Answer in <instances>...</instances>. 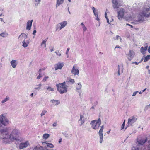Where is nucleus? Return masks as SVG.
<instances>
[{"instance_id": "nucleus-61", "label": "nucleus", "mask_w": 150, "mask_h": 150, "mask_svg": "<svg viewBox=\"0 0 150 150\" xmlns=\"http://www.w3.org/2000/svg\"><path fill=\"white\" fill-rule=\"evenodd\" d=\"M110 130H111V129H110L109 130V131H107V133L109 134V133H110Z\"/></svg>"}, {"instance_id": "nucleus-22", "label": "nucleus", "mask_w": 150, "mask_h": 150, "mask_svg": "<svg viewBox=\"0 0 150 150\" xmlns=\"http://www.w3.org/2000/svg\"><path fill=\"white\" fill-rule=\"evenodd\" d=\"M50 102H52L55 105H57L60 103V101L59 100H51Z\"/></svg>"}, {"instance_id": "nucleus-1", "label": "nucleus", "mask_w": 150, "mask_h": 150, "mask_svg": "<svg viewBox=\"0 0 150 150\" xmlns=\"http://www.w3.org/2000/svg\"><path fill=\"white\" fill-rule=\"evenodd\" d=\"M11 130L10 127H7L0 129V139L5 143H9L10 140L12 141H20L19 139L20 132L18 129H14L11 132L9 135V131Z\"/></svg>"}, {"instance_id": "nucleus-28", "label": "nucleus", "mask_w": 150, "mask_h": 150, "mask_svg": "<svg viewBox=\"0 0 150 150\" xmlns=\"http://www.w3.org/2000/svg\"><path fill=\"white\" fill-rule=\"evenodd\" d=\"M33 150H43V148L41 146H37L34 148Z\"/></svg>"}, {"instance_id": "nucleus-11", "label": "nucleus", "mask_w": 150, "mask_h": 150, "mask_svg": "<svg viewBox=\"0 0 150 150\" xmlns=\"http://www.w3.org/2000/svg\"><path fill=\"white\" fill-rule=\"evenodd\" d=\"M137 120V116H133L131 117L128 120V124L129 126H132Z\"/></svg>"}, {"instance_id": "nucleus-14", "label": "nucleus", "mask_w": 150, "mask_h": 150, "mask_svg": "<svg viewBox=\"0 0 150 150\" xmlns=\"http://www.w3.org/2000/svg\"><path fill=\"white\" fill-rule=\"evenodd\" d=\"M29 143L28 141H26L24 143H21L19 145V147L20 149H23L24 148L27 147Z\"/></svg>"}, {"instance_id": "nucleus-27", "label": "nucleus", "mask_w": 150, "mask_h": 150, "mask_svg": "<svg viewBox=\"0 0 150 150\" xmlns=\"http://www.w3.org/2000/svg\"><path fill=\"white\" fill-rule=\"evenodd\" d=\"M42 86V84L40 83L38 84L35 85L34 88L35 90H39L41 88V87Z\"/></svg>"}, {"instance_id": "nucleus-3", "label": "nucleus", "mask_w": 150, "mask_h": 150, "mask_svg": "<svg viewBox=\"0 0 150 150\" xmlns=\"http://www.w3.org/2000/svg\"><path fill=\"white\" fill-rule=\"evenodd\" d=\"M69 83L68 81H64L62 83H59L56 85L57 91L61 94L66 93L69 87Z\"/></svg>"}, {"instance_id": "nucleus-52", "label": "nucleus", "mask_w": 150, "mask_h": 150, "mask_svg": "<svg viewBox=\"0 0 150 150\" xmlns=\"http://www.w3.org/2000/svg\"><path fill=\"white\" fill-rule=\"evenodd\" d=\"M53 127H56L57 125V123L56 122L54 123L52 125Z\"/></svg>"}, {"instance_id": "nucleus-29", "label": "nucleus", "mask_w": 150, "mask_h": 150, "mask_svg": "<svg viewBox=\"0 0 150 150\" xmlns=\"http://www.w3.org/2000/svg\"><path fill=\"white\" fill-rule=\"evenodd\" d=\"M0 35L1 37L4 38H5L7 37L8 35V34L7 33L4 32L2 33H1L0 34Z\"/></svg>"}, {"instance_id": "nucleus-64", "label": "nucleus", "mask_w": 150, "mask_h": 150, "mask_svg": "<svg viewBox=\"0 0 150 150\" xmlns=\"http://www.w3.org/2000/svg\"><path fill=\"white\" fill-rule=\"evenodd\" d=\"M148 71L149 74H150V70L149 69H148Z\"/></svg>"}, {"instance_id": "nucleus-8", "label": "nucleus", "mask_w": 150, "mask_h": 150, "mask_svg": "<svg viewBox=\"0 0 150 150\" xmlns=\"http://www.w3.org/2000/svg\"><path fill=\"white\" fill-rule=\"evenodd\" d=\"M67 24L66 21H64L57 24L56 26V31H59L66 26Z\"/></svg>"}, {"instance_id": "nucleus-50", "label": "nucleus", "mask_w": 150, "mask_h": 150, "mask_svg": "<svg viewBox=\"0 0 150 150\" xmlns=\"http://www.w3.org/2000/svg\"><path fill=\"white\" fill-rule=\"evenodd\" d=\"M126 25H128V26H130L131 28H133V26H132V25H131L130 24H129L127 23L126 24Z\"/></svg>"}, {"instance_id": "nucleus-12", "label": "nucleus", "mask_w": 150, "mask_h": 150, "mask_svg": "<svg viewBox=\"0 0 150 150\" xmlns=\"http://www.w3.org/2000/svg\"><path fill=\"white\" fill-rule=\"evenodd\" d=\"M104 129V126L102 125L100 126V128L98 132V134L100 138L99 142L102 143L103 141V132Z\"/></svg>"}, {"instance_id": "nucleus-44", "label": "nucleus", "mask_w": 150, "mask_h": 150, "mask_svg": "<svg viewBox=\"0 0 150 150\" xmlns=\"http://www.w3.org/2000/svg\"><path fill=\"white\" fill-rule=\"evenodd\" d=\"M70 50V48H68L67 49V50L66 52V54L67 55H68V52H69V50Z\"/></svg>"}, {"instance_id": "nucleus-19", "label": "nucleus", "mask_w": 150, "mask_h": 150, "mask_svg": "<svg viewBox=\"0 0 150 150\" xmlns=\"http://www.w3.org/2000/svg\"><path fill=\"white\" fill-rule=\"evenodd\" d=\"M33 20H28L27 23L26 29L30 30L32 26Z\"/></svg>"}, {"instance_id": "nucleus-9", "label": "nucleus", "mask_w": 150, "mask_h": 150, "mask_svg": "<svg viewBox=\"0 0 150 150\" xmlns=\"http://www.w3.org/2000/svg\"><path fill=\"white\" fill-rule=\"evenodd\" d=\"M114 8H118L119 6H122V1L121 0H112Z\"/></svg>"}, {"instance_id": "nucleus-47", "label": "nucleus", "mask_w": 150, "mask_h": 150, "mask_svg": "<svg viewBox=\"0 0 150 150\" xmlns=\"http://www.w3.org/2000/svg\"><path fill=\"white\" fill-rule=\"evenodd\" d=\"M118 75H120V66L118 65Z\"/></svg>"}, {"instance_id": "nucleus-45", "label": "nucleus", "mask_w": 150, "mask_h": 150, "mask_svg": "<svg viewBox=\"0 0 150 150\" xmlns=\"http://www.w3.org/2000/svg\"><path fill=\"white\" fill-rule=\"evenodd\" d=\"M45 70V69L44 68L40 69L38 71V73H39V72L41 73V72L43 70Z\"/></svg>"}, {"instance_id": "nucleus-62", "label": "nucleus", "mask_w": 150, "mask_h": 150, "mask_svg": "<svg viewBox=\"0 0 150 150\" xmlns=\"http://www.w3.org/2000/svg\"><path fill=\"white\" fill-rule=\"evenodd\" d=\"M0 20L2 22H3L4 21L3 19L1 18H0Z\"/></svg>"}, {"instance_id": "nucleus-5", "label": "nucleus", "mask_w": 150, "mask_h": 150, "mask_svg": "<svg viewBox=\"0 0 150 150\" xmlns=\"http://www.w3.org/2000/svg\"><path fill=\"white\" fill-rule=\"evenodd\" d=\"M127 14V11L126 9L121 8L117 11V16L119 20H121L122 18L126 17Z\"/></svg>"}, {"instance_id": "nucleus-30", "label": "nucleus", "mask_w": 150, "mask_h": 150, "mask_svg": "<svg viewBox=\"0 0 150 150\" xmlns=\"http://www.w3.org/2000/svg\"><path fill=\"white\" fill-rule=\"evenodd\" d=\"M150 59V55H149L145 57L144 59V62H146Z\"/></svg>"}, {"instance_id": "nucleus-17", "label": "nucleus", "mask_w": 150, "mask_h": 150, "mask_svg": "<svg viewBox=\"0 0 150 150\" xmlns=\"http://www.w3.org/2000/svg\"><path fill=\"white\" fill-rule=\"evenodd\" d=\"M85 120L84 119V116L82 115H80V119L79 120L78 123L80 126H81L85 122Z\"/></svg>"}, {"instance_id": "nucleus-25", "label": "nucleus", "mask_w": 150, "mask_h": 150, "mask_svg": "<svg viewBox=\"0 0 150 150\" xmlns=\"http://www.w3.org/2000/svg\"><path fill=\"white\" fill-rule=\"evenodd\" d=\"M10 100V98L8 96H6L5 98L3 100L1 101V103L2 104H4L5 102L9 100Z\"/></svg>"}, {"instance_id": "nucleus-36", "label": "nucleus", "mask_w": 150, "mask_h": 150, "mask_svg": "<svg viewBox=\"0 0 150 150\" xmlns=\"http://www.w3.org/2000/svg\"><path fill=\"white\" fill-rule=\"evenodd\" d=\"M35 6H37L40 2V1L39 2L38 0H35Z\"/></svg>"}, {"instance_id": "nucleus-63", "label": "nucleus", "mask_w": 150, "mask_h": 150, "mask_svg": "<svg viewBox=\"0 0 150 150\" xmlns=\"http://www.w3.org/2000/svg\"><path fill=\"white\" fill-rule=\"evenodd\" d=\"M33 93H32L30 95V96H31V97H33Z\"/></svg>"}, {"instance_id": "nucleus-60", "label": "nucleus", "mask_w": 150, "mask_h": 150, "mask_svg": "<svg viewBox=\"0 0 150 150\" xmlns=\"http://www.w3.org/2000/svg\"><path fill=\"white\" fill-rule=\"evenodd\" d=\"M54 50V47H53L52 49L51 50V52H52Z\"/></svg>"}, {"instance_id": "nucleus-53", "label": "nucleus", "mask_w": 150, "mask_h": 150, "mask_svg": "<svg viewBox=\"0 0 150 150\" xmlns=\"http://www.w3.org/2000/svg\"><path fill=\"white\" fill-rule=\"evenodd\" d=\"M64 135L67 138L68 137V134H67L65 133L64 134Z\"/></svg>"}, {"instance_id": "nucleus-49", "label": "nucleus", "mask_w": 150, "mask_h": 150, "mask_svg": "<svg viewBox=\"0 0 150 150\" xmlns=\"http://www.w3.org/2000/svg\"><path fill=\"white\" fill-rule=\"evenodd\" d=\"M116 48H120V47L118 45H117L115 47V49Z\"/></svg>"}, {"instance_id": "nucleus-43", "label": "nucleus", "mask_w": 150, "mask_h": 150, "mask_svg": "<svg viewBox=\"0 0 150 150\" xmlns=\"http://www.w3.org/2000/svg\"><path fill=\"white\" fill-rule=\"evenodd\" d=\"M132 150H139V149L138 148L133 147L132 148Z\"/></svg>"}, {"instance_id": "nucleus-58", "label": "nucleus", "mask_w": 150, "mask_h": 150, "mask_svg": "<svg viewBox=\"0 0 150 150\" xmlns=\"http://www.w3.org/2000/svg\"><path fill=\"white\" fill-rule=\"evenodd\" d=\"M105 17L106 18H108L107 17V13L106 12H105Z\"/></svg>"}, {"instance_id": "nucleus-34", "label": "nucleus", "mask_w": 150, "mask_h": 150, "mask_svg": "<svg viewBox=\"0 0 150 150\" xmlns=\"http://www.w3.org/2000/svg\"><path fill=\"white\" fill-rule=\"evenodd\" d=\"M47 112V111L46 110H43L41 113L40 115L41 117H42Z\"/></svg>"}, {"instance_id": "nucleus-33", "label": "nucleus", "mask_w": 150, "mask_h": 150, "mask_svg": "<svg viewBox=\"0 0 150 150\" xmlns=\"http://www.w3.org/2000/svg\"><path fill=\"white\" fill-rule=\"evenodd\" d=\"M49 134H45L43 135V138L45 139H47L49 137Z\"/></svg>"}, {"instance_id": "nucleus-18", "label": "nucleus", "mask_w": 150, "mask_h": 150, "mask_svg": "<svg viewBox=\"0 0 150 150\" xmlns=\"http://www.w3.org/2000/svg\"><path fill=\"white\" fill-rule=\"evenodd\" d=\"M147 140V139L146 138L145 139H138L137 141L138 144H139L143 145Z\"/></svg>"}, {"instance_id": "nucleus-32", "label": "nucleus", "mask_w": 150, "mask_h": 150, "mask_svg": "<svg viewBox=\"0 0 150 150\" xmlns=\"http://www.w3.org/2000/svg\"><path fill=\"white\" fill-rule=\"evenodd\" d=\"M47 39H48V38H47L46 39L44 40H43L42 42V43L41 44V46H42L43 45H45V47H46V42L47 40Z\"/></svg>"}, {"instance_id": "nucleus-55", "label": "nucleus", "mask_w": 150, "mask_h": 150, "mask_svg": "<svg viewBox=\"0 0 150 150\" xmlns=\"http://www.w3.org/2000/svg\"><path fill=\"white\" fill-rule=\"evenodd\" d=\"M81 25L82 26V27L85 26L84 24V23L83 22H82L81 23Z\"/></svg>"}, {"instance_id": "nucleus-42", "label": "nucleus", "mask_w": 150, "mask_h": 150, "mask_svg": "<svg viewBox=\"0 0 150 150\" xmlns=\"http://www.w3.org/2000/svg\"><path fill=\"white\" fill-rule=\"evenodd\" d=\"M82 27L83 29V30L84 32H85L86 30H87V28H86V27L85 26H84Z\"/></svg>"}, {"instance_id": "nucleus-51", "label": "nucleus", "mask_w": 150, "mask_h": 150, "mask_svg": "<svg viewBox=\"0 0 150 150\" xmlns=\"http://www.w3.org/2000/svg\"><path fill=\"white\" fill-rule=\"evenodd\" d=\"M106 20H107V22L109 24H110V23H109V20L108 19V18H106Z\"/></svg>"}, {"instance_id": "nucleus-31", "label": "nucleus", "mask_w": 150, "mask_h": 150, "mask_svg": "<svg viewBox=\"0 0 150 150\" xmlns=\"http://www.w3.org/2000/svg\"><path fill=\"white\" fill-rule=\"evenodd\" d=\"M67 80H68V81L70 83H72V84H73L75 82L74 80L72 78H69L67 79Z\"/></svg>"}, {"instance_id": "nucleus-48", "label": "nucleus", "mask_w": 150, "mask_h": 150, "mask_svg": "<svg viewBox=\"0 0 150 150\" xmlns=\"http://www.w3.org/2000/svg\"><path fill=\"white\" fill-rule=\"evenodd\" d=\"M36 33V31L35 30L33 31V35H35Z\"/></svg>"}, {"instance_id": "nucleus-35", "label": "nucleus", "mask_w": 150, "mask_h": 150, "mask_svg": "<svg viewBox=\"0 0 150 150\" xmlns=\"http://www.w3.org/2000/svg\"><path fill=\"white\" fill-rule=\"evenodd\" d=\"M47 147H49L50 148H53L54 147V145L51 143H47Z\"/></svg>"}, {"instance_id": "nucleus-59", "label": "nucleus", "mask_w": 150, "mask_h": 150, "mask_svg": "<svg viewBox=\"0 0 150 150\" xmlns=\"http://www.w3.org/2000/svg\"><path fill=\"white\" fill-rule=\"evenodd\" d=\"M62 141V139L61 138L60 139H59V142L60 143Z\"/></svg>"}, {"instance_id": "nucleus-20", "label": "nucleus", "mask_w": 150, "mask_h": 150, "mask_svg": "<svg viewBox=\"0 0 150 150\" xmlns=\"http://www.w3.org/2000/svg\"><path fill=\"white\" fill-rule=\"evenodd\" d=\"M10 64L13 68H15L18 64V63L16 60H12L10 62Z\"/></svg>"}, {"instance_id": "nucleus-40", "label": "nucleus", "mask_w": 150, "mask_h": 150, "mask_svg": "<svg viewBox=\"0 0 150 150\" xmlns=\"http://www.w3.org/2000/svg\"><path fill=\"white\" fill-rule=\"evenodd\" d=\"M39 75L37 77V79H40L42 76L41 75V73L39 72Z\"/></svg>"}, {"instance_id": "nucleus-24", "label": "nucleus", "mask_w": 150, "mask_h": 150, "mask_svg": "<svg viewBox=\"0 0 150 150\" xmlns=\"http://www.w3.org/2000/svg\"><path fill=\"white\" fill-rule=\"evenodd\" d=\"M82 86L81 83V82H79L76 85V88L77 90H80Z\"/></svg>"}, {"instance_id": "nucleus-4", "label": "nucleus", "mask_w": 150, "mask_h": 150, "mask_svg": "<svg viewBox=\"0 0 150 150\" xmlns=\"http://www.w3.org/2000/svg\"><path fill=\"white\" fill-rule=\"evenodd\" d=\"M27 35L24 33H22L18 37V39L19 40L22 41L23 40V41L22 42L23 43L22 46L24 47H26L28 46V44L30 43V40H25V39L27 38Z\"/></svg>"}, {"instance_id": "nucleus-57", "label": "nucleus", "mask_w": 150, "mask_h": 150, "mask_svg": "<svg viewBox=\"0 0 150 150\" xmlns=\"http://www.w3.org/2000/svg\"><path fill=\"white\" fill-rule=\"evenodd\" d=\"M133 64H135L136 65H137L139 63H137L136 62H134L132 63Z\"/></svg>"}, {"instance_id": "nucleus-46", "label": "nucleus", "mask_w": 150, "mask_h": 150, "mask_svg": "<svg viewBox=\"0 0 150 150\" xmlns=\"http://www.w3.org/2000/svg\"><path fill=\"white\" fill-rule=\"evenodd\" d=\"M138 92V91H135V92H134L133 93V95H132V96H135L136 95V94Z\"/></svg>"}, {"instance_id": "nucleus-41", "label": "nucleus", "mask_w": 150, "mask_h": 150, "mask_svg": "<svg viewBox=\"0 0 150 150\" xmlns=\"http://www.w3.org/2000/svg\"><path fill=\"white\" fill-rule=\"evenodd\" d=\"M148 143L147 146L148 150H150V140L148 141Z\"/></svg>"}, {"instance_id": "nucleus-16", "label": "nucleus", "mask_w": 150, "mask_h": 150, "mask_svg": "<svg viewBox=\"0 0 150 150\" xmlns=\"http://www.w3.org/2000/svg\"><path fill=\"white\" fill-rule=\"evenodd\" d=\"M91 8L93 10L94 14L96 17V19L97 21H99L100 19L98 17V10H96V8L94 7H92Z\"/></svg>"}, {"instance_id": "nucleus-54", "label": "nucleus", "mask_w": 150, "mask_h": 150, "mask_svg": "<svg viewBox=\"0 0 150 150\" xmlns=\"http://www.w3.org/2000/svg\"><path fill=\"white\" fill-rule=\"evenodd\" d=\"M120 36L118 35H117L116 36V39L117 40H118L119 38H120Z\"/></svg>"}, {"instance_id": "nucleus-23", "label": "nucleus", "mask_w": 150, "mask_h": 150, "mask_svg": "<svg viewBox=\"0 0 150 150\" xmlns=\"http://www.w3.org/2000/svg\"><path fill=\"white\" fill-rule=\"evenodd\" d=\"M47 92H49L50 91H54V88H52L50 86H48L46 88Z\"/></svg>"}, {"instance_id": "nucleus-2", "label": "nucleus", "mask_w": 150, "mask_h": 150, "mask_svg": "<svg viewBox=\"0 0 150 150\" xmlns=\"http://www.w3.org/2000/svg\"><path fill=\"white\" fill-rule=\"evenodd\" d=\"M144 17H150V4L148 5H145L141 8L139 11L138 16V19L136 22L141 23L145 21Z\"/></svg>"}, {"instance_id": "nucleus-15", "label": "nucleus", "mask_w": 150, "mask_h": 150, "mask_svg": "<svg viewBox=\"0 0 150 150\" xmlns=\"http://www.w3.org/2000/svg\"><path fill=\"white\" fill-rule=\"evenodd\" d=\"M64 65V63L63 62H58L57 64H55V70L58 69H61Z\"/></svg>"}, {"instance_id": "nucleus-6", "label": "nucleus", "mask_w": 150, "mask_h": 150, "mask_svg": "<svg viewBox=\"0 0 150 150\" xmlns=\"http://www.w3.org/2000/svg\"><path fill=\"white\" fill-rule=\"evenodd\" d=\"M101 123V120L100 119L98 120H94L92 121L90 124L91 125V128L94 130L98 129Z\"/></svg>"}, {"instance_id": "nucleus-56", "label": "nucleus", "mask_w": 150, "mask_h": 150, "mask_svg": "<svg viewBox=\"0 0 150 150\" xmlns=\"http://www.w3.org/2000/svg\"><path fill=\"white\" fill-rule=\"evenodd\" d=\"M148 51L149 53H150V46L149 47L148 49Z\"/></svg>"}, {"instance_id": "nucleus-10", "label": "nucleus", "mask_w": 150, "mask_h": 150, "mask_svg": "<svg viewBox=\"0 0 150 150\" xmlns=\"http://www.w3.org/2000/svg\"><path fill=\"white\" fill-rule=\"evenodd\" d=\"M71 73L74 76L79 75V71L77 68L76 64H75L73 66L71 70Z\"/></svg>"}, {"instance_id": "nucleus-13", "label": "nucleus", "mask_w": 150, "mask_h": 150, "mask_svg": "<svg viewBox=\"0 0 150 150\" xmlns=\"http://www.w3.org/2000/svg\"><path fill=\"white\" fill-rule=\"evenodd\" d=\"M135 55L134 52L132 50H129V53L127 54V57L129 60H131L133 58Z\"/></svg>"}, {"instance_id": "nucleus-39", "label": "nucleus", "mask_w": 150, "mask_h": 150, "mask_svg": "<svg viewBox=\"0 0 150 150\" xmlns=\"http://www.w3.org/2000/svg\"><path fill=\"white\" fill-rule=\"evenodd\" d=\"M125 120L124 122L122 125L121 126V129H122L124 128L125 125Z\"/></svg>"}, {"instance_id": "nucleus-26", "label": "nucleus", "mask_w": 150, "mask_h": 150, "mask_svg": "<svg viewBox=\"0 0 150 150\" xmlns=\"http://www.w3.org/2000/svg\"><path fill=\"white\" fill-rule=\"evenodd\" d=\"M147 46H146L144 47L142 46L141 48V52L143 54L144 53L145 51L147 50Z\"/></svg>"}, {"instance_id": "nucleus-7", "label": "nucleus", "mask_w": 150, "mask_h": 150, "mask_svg": "<svg viewBox=\"0 0 150 150\" xmlns=\"http://www.w3.org/2000/svg\"><path fill=\"white\" fill-rule=\"evenodd\" d=\"M8 123V120L7 118L4 116L3 114L0 115V127L2 125H6Z\"/></svg>"}, {"instance_id": "nucleus-37", "label": "nucleus", "mask_w": 150, "mask_h": 150, "mask_svg": "<svg viewBox=\"0 0 150 150\" xmlns=\"http://www.w3.org/2000/svg\"><path fill=\"white\" fill-rule=\"evenodd\" d=\"M49 78V77L48 76H45L43 78V79L42 80V81L43 82H45L47 80V79Z\"/></svg>"}, {"instance_id": "nucleus-21", "label": "nucleus", "mask_w": 150, "mask_h": 150, "mask_svg": "<svg viewBox=\"0 0 150 150\" xmlns=\"http://www.w3.org/2000/svg\"><path fill=\"white\" fill-rule=\"evenodd\" d=\"M64 0H57L56 5V8L59 6L61 4L63 3Z\"/></svg>"}, {"instance_id": "nucleus-38", "label": "nucleus", "mask_w": 150, "mask_h": 150, "mask_svg": "<svg viewBox=\"0 0 150 150\" xmlns=\"http://www.w3.org/2000/svg\"><path fill=\"white\" fill-rule=\"evenodd\" d=\"M55 52L56 54L57 55L60 56L61 55V54L60 53L59 51H55Z\"/></svg>"}]
</instances>
